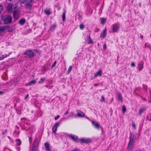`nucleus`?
<instances>
[{
  "label": "nucleus",
  "instance_id": "nucleus-1",
  "mask_svg": "<svg viewBox=\"0 0 151 151\" xmlns=\"http://www.w3.org/2000/svg\"><path fill=\"white\" fill-rule=\"evenodd\" d=\"M2 20L4 21V23L5 24H7L11 22L12 18L10 16L5 15L2 16Z\"/></svg>",
  "mask_w": 151,
  "mask_h": 151
},
{
  "label": "nucleus",
  "instance_id": "nucleus-2",
  "mask_svg": "<svg viewBox=\"0 0 151 151\" xmlns=\"http://www.w3.org/2000/svg\"><path fill=\"white\" fill-rule=\"evenodd\" d=\"M17 7V4H9L7 6V10L9 12H12L13 10L14 11Z\"/></svg>",
  "mask_w": 151,
  "mask_h": 151
},
{
  "label": "nucleus",
  "instance_id": "nucleus-3",
  "mask_svg": "<svg viewBox=\"0 0 151 151\" xmlns=\"http://www.w3.org/2000/svg\"><path fill=\"white\" fill-rule=\"evenodd\" d=\"M91 142V139L90 138H83L79 139V142L81 143H88Z\"/></svg>",
  "mask_w": 151,
  "mask_h": 151
},
{
  "label": "nucleus",
  "instance_id": "nucleus-4",
  "mask_svg": "<svg viewBox=\"0 0 151 151\" xmlns=\"http://www.w3.org/2000/svg\"><path fill=\"white\" fill-rule=\"evenodd\" d=\"M132 135L131 134L129 143L128 145V149L129 150H130L133 147V143L134 142V140L133 138V137H132Z\"/></svg>",
  "mask_w": 151,
  "mask_h": 151
},
{
  "label": "nucleus",
  "instance_id": "nucleus-5",
  "mask_svg": "<svg viewBox=\"0 0 151 151\" xmlns=\"http://www.w3.org/2000/svg\"><path fill=\"white\" fill-rule=\"evenodd\" d=\"M113 31L114 32H117L119 29L120 25L119 23H116L113 25Z\"/></svg>",
  "mask_w": 151,
  "mask_h": 151
},
{
  "label": "nucleus",
  "instance_id": "nucleus-6",
  "mask_svg": "<svg viewBox=\"0 0 151 151\" xmlns=\"http://www.w3.org/2000/svg\"><path fill=\"white\" fill-rule=\"evenodd\" d=\"M13 16L14 19H17L19 17V11L18 10H14L13 13Z\"/></svg>",
  "mask_w": 151,
  "mask_h": 151
},
{
  "label": "nucleus",
  "instance_id": "nucleus-7",
  "mask_svg": "<svg viewBox=\"0 0 151 151\" xmlns=\"http://www.w3.org/2000/svg\"><path fill=\"white\" fill-rule=\"evenodd\" d=\"M92 123L93 126L96 129H99L100 127H101L97 122L95 121H92Z\"/></svg>",
  "mask_w": 151,
  "mask_h": 151
},
{
  "label": "nucleus",
  "instance_id": "nucleus-8",
  "mask_svg": "<svg viewBox=\"0 0 151 151\" xmlns=\"http://www.w3.org/2000/svg\"><path fill=\"white\" fill-rule=\"evenodd\" d=\"M60 124V123H59V122L56 123L55 124L52 128V131H53V132L54 134H55L56 133V131L57 130V128L59 126Z\"/></svg>",
  "mask_w": 151,
  "mask_h": 151
},
{
  "label": "nucleus",
  "instance_id": "nucleus-9",
  "mask_svg": "<svg viewBox=\"0 0 151 151\" xmlns=\"http://www.w3.org/2000/svg\"><path fill=\"white\" fill-rule=\"evenodd\" d=\"M106 35V28H105L102 31L100 36L101 38L104 39L105 38Z\"/></svg>",
  "mask_w": 151,
  "mask_h": 151
},
{
  "label": "nucleus",
  "instance_id": "nucleus-10",
  "mask_svg": "<svg viewBox=\"0 0 151 151\" xmlns=\"http://www.w3.org/2000/svg\"><path fill=\"white\" fill-rule=\"evenodd\" d=\"M102 74V70L101 69H100L96 73L94 74V78H95L98 76L99 77H101Z\"/></svg>",
  "mask_w": 151,
  "mask_h": 151
},
{
  "label": "nucleus",
  "instance_id": "nucleus-11",
  "mask_svg": "<svg viewBox=\"0 0 151 151\" xmlns=\"http://www.w3.org/2000/svg\"><path fill=\"white\" fill-rule=\"evenodd\" d=\"M85 42L86 43L88 44L92 43L93 42L91 40L89 34L87 36V38L86 39Z\"/></svg>",
  "mask_w": 151,
  "mask_h": 151
},
{
  "label": "nucleus",
  "instance_id": "nucleus-12",
  "mask_svg": "<svg viewBox=\"0 0 151 151\" xmlns=\"http://www.w3.org/2000/svg\"><path fill=\"white\" fill-rule=\"evenodd\" d=\"M24 54L28 55L30 57H32L34 55V53L33 52L30 50L27 51L24 53Z\"/></svg>",
  "mask_w": 151,
  "mask_h": 151
},
{
  "label": "nucleus",
  "instance_id": "nucleus-13",
  "mask_svg": "<svg viewBox=\"0 0 151 151\" xmlns=\"http://www.w3.org/2000/svg\"><path fill=\"white\" fill-rule=\"evenodd\" d=\"M70 137L73 141L76 142H79V139H78V137L76 136L73 134H71Z\"/></svg>",
  "mask_w": 151,
  "mask_h": 151
},
{
  "label": "nucleus",
  "instance_id": "nucleus-14",
  "mask_svg": "<svg viewBox=\"0 0 151 151\" xmlns=\"http://www.w3.org/2000/svg\"><path fill=\"white\" fill-rule=\"evenodd\" d=\"M45 146L47 151H51L50 146L48 142H46L45 144Z\"/></svg>",
  "mask_w": 151,
  "mask_h": 151
},
{
  "label": "nucleus",
  "instance_id": "nucleus-15",
  "mask_svg": "<svg viewBox=\"0 0 151 151\" xmlns=\"http://www.w3.org/2000/svg\"><path fill=\"white\" fill-rule=\"evenodd\" d=\"M116 98L117 99L121 102L122 101V97L121 93L118 92L117 94Z\"/></svg>",
  "mask_w": 151,
  "mask_h": 151
},
{
  "label": "nucleus",
  "instance_id": "nucleus-16",
  "mask_svg": "<svg viewBox=\"0 0 151 151\" xmlns=\"http://www.w3.org/2000/svg\"><path fill=\"white\" fill-rule=\"evenodd\" d=\"M77 116L80 117H83L84 116V114L79 110H77Z\"/></svg>",
  "mask_w": 151,
  "mask_h": 151
},
{
  "label": "nucleus",
  "instance_id": "nucleus-17",
  "mask_svg": "<svg viewBox=\"0 0 151 151\" xmlns=\"http://www.w3.org/2000/svg\"><path fill=\"white\" fill-rule=\"evenodd\" d=\"M36 81L35 80H33L29 82L28 83L26 84V85L27 86H31L36 83Z\"/></svg>",
  "mask_w": 151,
  "mask_h": 151
},
{
  "label": "nucleus",
  "instance_id": "nucleus-18",
  "mask_svg": "<svg viewBox=\"0 0 151 151\" xmlns=\"http://www.w3.org/2000/svg\"><path fill=\"white\" fill-rule=\"evenodd\" d=\"M143 63H141L138 64V66L137 68H138V70L139 71H141L143 68Z\"/></svg>",
  "mask_w": 151,
  "mask_h": 151
},
{
  "label": "nucleus",
  "instance_id": "nucleus-19",
  "mask_svg": "<svg viewBox=\"0 0 151 151\" xmlns=\"http://www.w3.org/2000/svg\"><path fill=\"white\" fill-rule=\"evenodd\" d=\"M9 28V26H4L0 27V31H4L6 29H8Z\"/></svg>",
  "mask_w": 151,
  "mask_h": 151
},
{
  "label": "nucleus",
  "instance_id": "nucleus-20",
  "mask_svg": "<svg viewBox=\"0 0 151 151\" xmlns=\"http://www.w3.org/2000/svg\"><path fill=\"white\" fill-rule=\"evenodd\" d=\"M26 8L28 9H31L32 5V3L31 2H28L27 3L26 5Z\"/></svg>",
  "mask_w": 151,
  "mask_h": 151
},
{
  "label": "nucleus",
  "instance_id": "nucleus-21",
  "mask_svg": "<svg viewBox=\"0 0 151 151\" xmlns=\"http://www.w3.org/2000/svg\"><path fill=\"white\" fill-rule=\"evenodd\" d=\"M38 145V140L36 139H35L33 143V146L35 147H37Z\"/></svg>",
  "mask_w": 151,
  "mask_h": 151
},
{
  "label": "nucleus",
  "instance_id": "nucleus-22",
  "mask_svg": "<svg viewBox=\"0 0 151 151\" xmlns=\"http://www.w3.org/2000/svg\"><path fill=\"white\" fill-rule=\"evenodd\" d=\"M25 20L24 19H20L19 21V23L21 25H22L25 23Z\"/></svg>",
  "mask_w": 151,
  "mask_h": 151
},
{
  "label": "nucleus",
  "instance_id": "nucleus-23",
  "mask_svg": "<svg viewBox=\"0 0 151 151\" xmlns=\"http://www.w3.org/2000/svg\"><path fill=\"white\" fill-rule=\"evenodd\" d=\"M106 19L104 18H101L100 19V21H101V24H104L106 22Z\"/></svg>",
  "mask_w": 151,
  "mask_h": 151
},
{
  "label": "nucleus",
  "instance_id": "nucleus-24",
  "mask_svg": "<svg viewBox=\"0 0 151 151\" xmlns=\"http://www.w3.org/2000/svg\"><path fill=\"white\" fill-rule=\"evenodd\" d=\"M16 142L17 145H20L21 144V142L19 139H16Z\"/></svg>",
  "mask_w": 151,
  "mask_h": 151
},
{
  "label": "nucleus",
  "instance_id": "nucleus-25",
  "mask_svg": "<svg viewBox=\"0 0 151 151\" xmlns=\"http://www.w3.org/2000/svg\"><path fill=\"white\" fill-rule=\"evenodd\" d=\"M56 25H52L50 28V30L51 31L54 30L55 28Z\"/></svg>",
  "mask_w": 151,
  "mask_h": 151
},
{
  "label": "nucleus",
  "instance_id": "nucleus-26",
  "mask_svg": "<svg viewBox=\"0 0 151 151\" xmlns=\"http://www.w3.org/2000/svg\"><path fill=\"white\" fill-rule=\"evenodd\" d=\"M6 56H7V55L6 54L2 55H1V57H0V60H3L6 57Z\"/></svg>",
  "mask_w": 151,
  "mask_h": 151
},
{
  "label": "nucleus",
  "instance_id": "nucleus-27",
  "mask_svg": "<svg viewBox=\"0 0 151 151\" xmlns=\"http://www.w3.org/2000/svg\"><path fill=\"white\" fill-rule=\"evenodd\" d=\"M145 110V109L144 108H140L139 110V114H141Z\"/></svg>",
  "mask_w": 151,
  "mask_h": 151
},
{
  "label": "nucleus",
  "instance_id": "nucleus-28",
  "mask_svg": "<svg viewBox=\"0 0 151 151\" xmlns=\"http://www.w3.org/2000/svg\"><path fill=\"white\" fill-rule=\"evenodd\" d=\"M44 12L47 15H49L50 14V11L49 10H45L44 11Z\"/></svg>",
  "mask_w": 151,
  "mask_h": 151
},
{
  "label": "nucleus",
  "instance_id": "nucleus-29",
  "mask_svg": "<svg viewBox=\"0 0 151 151\" xmlns=\"http://www.w3.org/2000/svg\"><path fill=\"white\" fill-rule=\"evenodd\" d=\"M72 67H73L72 66H69V68H68V71L67 72V74H69L70 73L71 70H72Z\"/></svg>",
  "mask_w": 151,
  "mask_h": 151
},
{
  "label": "nucleus",
  "instance_id": "nucleus-30",
  "mask_svg": "<svg viewBox=\"0 0 151 151\" xmlns=\"http://www.w3.org/2000/svg\"><path fill=\"white\" fill-rule=\"evenodd\" d=\"M65 12H63L62 14V19L63 22H64L65 20Z\"/></svg>",
  "mask_w": 151,
  "mask_h": 151
},
{
  "label": "nucleus",
  "instance_id": "nucleus-31",
  "mask_svg": "<svg viewBox=\"0 0 151 151\" xmlns=\"http://www.w3.org/2000/svg\"><path fill=\"white\" fill-rule=\"evenodd\" d=\"M45 78H41L39 81V83H43L44 81L45 80Z\"/></svg>",
  "mask_w": 151,
  "mask_h": 151
},
{
  "label": "nucleus",
  "instance_id": "nucleus-32",
  "mask_svg": "<svg viewBox=\"0 0 151 151\" xmlns=\"http://www.w3.org/2000/svg\"><path fill=\"white\" fill-rule=\"evenodd\" d=\"M100 101L101 102H105V99L103 96H102L101 97V99Z\"/></svg>",
  "mask_w": 151,
  "mask_h": 151
},
{
  "label": "nucleus",
  "instance_id": "nucleus-33",
  "mask_svg": "<svg viewBox=\"0 0 151 151\" xmlns=\"http://www.w3.org/2000/svg\"><path fill=\"white\" fill-rule=\"evenodd\" d=\"M126 106H125L123 105L122 106V110L124 113L126 111Z\"/></svg>",
  "mask_w": 151,
  "mask_h": 151
},
{
  "label": "nucleus",
  "instance_id": "nucleus-34",
  "mask_svg": "<svg viewBox=\"0 0 151 151\" xmlns=\"http://www.w3.org/2000/svg\"><path fill=\"white\" fill-rule=\"evenodd\" d=\"M38 147H33L32 149V151H38Z\"/></svg>",
  "mask_w": 151,
  "mask_h": 151
},
{
  "label": "nucleus",
  "instance_id": "nucleus-35",
  "mask_svg": "<svg viewBox=\"0 0 151 151\" xmlns=\"http://www.w3.org/2000/svg\"><path fill=\"white\" fill-rule=\"evenodd\" d=\"M20 3H24L27 1V0H19Z\"/></svg>",
  "mask_w": 151,
  "mask_h": 151
},
{
  "label": "nucleus",
  "instance_id": "nucleus-36",
  "mask_svg": "<svg viewBox=\"0 0 151 151\" xmlns=\"http://www.w3.org/2000/svg\"><path fill=\"white\" fill-rule=\"evenodd\" d=\"M3 9V6L0 4V13H1Z\"/></svg>",
  "mask_w": 151,
  "mask_h": 151
},
{
  "label": "nucleus",
  "instance_id": "nucleus-37",
  "mask_svg": "<svg viewBox=\"0 0 151 151\" xmlns=\"http://www.w3.org/2000/svg\"><path fill=\"white\" fill-rule=\"evenodd\" d=\"M21 121L23 122L26 123L25 121L26 120V119L25 118H22L21 119Z\"/></svg>",
  "mask_w": 151,
  "mask_h": 151
},
{
  "label": "nucleus",
  "instance_id": "nucleus-38",
  "mask_svg": "<svg viewBox=\"0 0 151 151\" xmlns=\"http://www.w3.org/2000/svg\"><path fill=\"white\" fill-rule=\"evenodd\" d=\"M132 128L134 129H135V128H136V126H135V124H134V123H133V122L132 123Z\"/></svg>",
  "mask_w": 151,
  "mask_h": 151
},
{
  "label": "nucleus",
  "instance_id": "nucleus-39",
  "mask_svg": "<svg viewBox=\"0 0 151 151\" xmlns=\"http://www.w3.org/2000/svg\"><path fill=\"white\" fill-rule=\"evenodd\" d=\"M84 27V25L83 24H81L80 25V28L81 29H82Z\"/></svg>",
  "mask_w": 151,
  "mask_h": 151
},
{
  "label": "nucleus",
  "instance_id": "nucleus-40",
  "mask_svg": "<svg viewBox=\"0 0 151 151\" xmlns=\"http://www.w3.org/2000/svg\"><path fill=\"white\" fill-rule=\"evenodd\" d=\"M131 66L132 67H134L135 66V63L134 62H132L131 64Z\"/></svg>",
  "mask_w": 151,
  "mask_h": 151
},
{
  "label": "nucleus",
  "instance_id": "nucleus-41",
  "mask_svg": "<svg viewBox=\"0 0 151 151\" xmlns=\"http://www.w3.org/2000/svg\"><path fill=\"white\" fill-rule=\"evenodd\" d=\"M56 64V61H55L52 65V68L53 67H54L55 66Z\"/></svg>",
  "mask_w": 151,
  "mask_h": 151
},
{
  "label": "nucleus",
  "instance_id": "nucleus-42",
  "mask_svg": "<svg viewBox=\"0 0 151 151\" xmlns=\"http://www.w3.org/2000/svg\"><path fill=\"white\" fill-rule=\"evenodd\" d=\"M60 116L59 115H57L56 117H55V120H56Z\"/></svg>",
  "mask_w": 151,
  "mask_h": 151
},
{
  "label": "nucleus",
  "instance_id": "nucleus-43",
  "mask_svg": "<svg viewBox=\"0 0 151 151\" xmlns=\"http://www.w3.org/2000/svg\"><path fill=\"white\" fill-rule=\"evenodd\" d=\"M143 87L145 89H147V85H143Z\"/></svg>",
  "mask_w": 151,
  "mask_h": 151
},
{
  "label": "nucleus",
  "instance_id": "nucleus-44",
  "mask_svg": "<svg viewBox=\"0 0 151 151\" xmlns=\"http://www.w3.org/2000/svg\"><path fill=\"white\" fill-rule=\"evenodd\" d=\"M103 49L104 50H106V45L105 44H104L103 45Z\"/></svg>",
  "mask_w": 151,
  "mask_h": 151
},
{
  "label": "nucleus",
  "instance_id": "nucleus-45",
  "mask_svg": "<svg viewBox=\"0 0 151 151\" xmlns=\"http://www.w3.org/2000/svg\"><path fill=\"white\" fill-rule=\"evenodd\" d=\"M33 1L34 0H27V1L28 2L32 3Z\"/></svg>",
  "mask_w": 151,
  "mask_h": 151
},
{
  "label": "nucleus",
  "instance_id": "nucleus-46",
  "mask_svg": "<svg viewBox=\"0 0 151 151\" xmlns=\"http://www.w3.org/2000/svg\"><path fill=\"white\" fill-rule=\"evenodd\" d=\"M29 142H32V137H30L29 138Z\"/></svg>",
  "mask_w": 151,
  "mask_h": 151
},
{
  "label": "nucleus",
  "instance_id": "nucleus-47",
  "mask_svg": "<svg viewBox=\"0 0 151 151\" xmlns=\"http://www.w3.org/2000/svg\"><path fill=\"white\" fill-rule=\"evenodd\" d=\"M29 95L28 94L26 95L25 97V99H26L28 96Z\"/></svg>",
  "mask_w": 151,
  "mask_h": 151
},
{
  "label": "nucleus",
  "instance_id": "nucleus-48",
  "mask_svg": "<svg viewBox=\"0 0 151 151\" xmlns=\"http://www.w3.org/2000/svg\"><path fill=\"white\" fill-rule=\"evenodd\" d=\"M12 31V29H8V31L9 32H11Z\"/></svg>",
  "mask_w": 151,
  "mask_h": 151
},
{
  "label": "nucleus",
  "instance_id": "nucleus-49",
  "mask_svg": "<svg viewBox=\"0 0 151 151\" xmlns=\"http://www.w3.org/2000/svg\"><path fill=\"white\" fill-rule=\"evenodd\" d=\"M42 68V70H44L45 69L46 67L45 66H44Z\"/></svg>",
  "mask_w": 151,
  "mask_h": 151
},
{
  "label": "nucleus",
  "instance_id": "nucleus-50",
  "mask_svg": "<svg viewBox=\"0 0 151 151\" xmlns=\"http://www.w3.org/2000/svg\"><path fill=\"white\" fill-rule=\"evenodd\" d=\"M3 93V92L1 91H0V95H1Z\"/></svg>",
  "mask_w": 151,
  "mask_h": 151
},
{
  "label": "nucleus",
  "instance_id": "nucleus-51",
  "mask_svg": "<svg viewBox=\"0 0 151 151\" xmlns=\"http://www.w3.org/2000/svg\"><path fill=\"white\" fill-rule=\"evenodd\" d=\"M140 37H141V38H143V36L142 35H140Z\"/></svg>",
  "mask_w": 151,
  "mask_h": 151
},
{
  "label": "nucleus",
  "instance_id": "nucleus-52",
  "mask_svg": "<svg viewBox=\"0 0 151 151\" xmlns=\"http://www.w3.org/2000/svg\"><path fill=\"white\" fill-rule=\"evenodd\" d=\"M45 86L46 87H47V88L48 87V86H47V85H46V86Z\"/></svg>",
  "mask_w": 151,
  "mask_h": 151
},
{
  "label": "nucleus",
  "instance_id": "nucleus-53",
  "mask_svg": "<svg viewBox=\"0 0 151 151\" xmlns=\"http://www.w3.org/2000/svg\"><path fill=\"white\" fill-rule=\"evenodd\" d=\"M148 44V43H146L145 44V46H146V45H147Z\"/></svg>",
  "mask_w": 151,
  "mask_h": 151
},
{
  "label": "nucleus",
  "instance_id": "nucleus-54",
  "mask_svg": "<svg viewBox=\"0 0 151 151\" xmlns=\"http://www.w3.org/2000/svg\"><path fill=\"white\" fill-rule=\"evenodd\" d=\"M76 116H76V115H75V116H74V117H76Z\"/></svg>",
  "mask_w": 151,
  "mask_h": 151
},
{
  "label": "nucleus",
  "instance_id": "nucleus-55",
  "mask_svg": "<svg viewBox=\"0 0 151 151\" xmlns=\"http://www.w3.org/2000/svg\"><path fill=\"white\" fill-rule=\"evenodd\" d=\"M67 112H66V113H65V114H67Z\"/></svg>",
  "mask_w": 151,
  "mask_h": 151
},
{
  "label": "nucleus",
  "instance_id": "nucleus-56",
  "mask_svg": "<svg viewBox=\"0 0 151 151\" xmlns=\"http://www.w3.org/2000/svg\"><path fill=\"white\" fill-rule=\"evenodd\" d=\"M1 21H0V24H1Z\"/></svg>",
  "mask_w": 151,
  "mask_h": 151
}]
</instances>
